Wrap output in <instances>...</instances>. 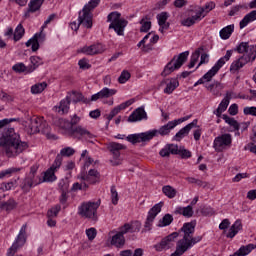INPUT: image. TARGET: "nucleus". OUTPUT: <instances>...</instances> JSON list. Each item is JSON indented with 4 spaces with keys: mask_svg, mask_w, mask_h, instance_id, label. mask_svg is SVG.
Wrapping results in <instances>:
<instances>
[{
    "mask_svg": "<svg viewBox=\"0 0 256 256\" xmlns=\"http://www.w3.org/2000/svg\"><path fill=\"white\" fill-rule=\"evenodd\" d=\"M43 5V0H31L28 4V9L24 13L25 19H29L31 17V13H35L41 9V6Z\"/></svg>",
    "mask_w": 256,
    "mask_h": 256,
    "instance_id": "obj_21",
    "label": "nucleus"
},
{
    "mask_svg": "<svg viewBox=\"0 0 256 256\" xmlns=\"http://www.w3.org/2000/svg\"><path fill=\"white\" fill-rule=\"evenodd\" d=\"M233 31H235V24H230L224 28H222L219 32L221 39L227 40L231 35H233Z\"/></svg>",
    "mask_w": 256,
    "mask_h": 256,
    "instance_id": "obj_33",
    "label": "nucleus"
},
{
    "mask_svg": "<svg viewBox=\"0 0 256 256\" xmlns=\"http://www.w3.org/2000/svg\"><path fill=\"white\" fill-rule=\"evenodd\" d=\"M197 123H199V120L194 119L191 123L187 124L185 127L180 129L176 135L173 137V141H181V139H185L187 135H189V132L191 129H194V127H197Z\"/></svg>",
    "mask_w": 256,
    "mask_h": 256,
    "instance_id": "obj_17",
    "label": "nucleus"
},
{
    "mask_svg": "<svg viewBox=\"0 0 256 256\" xmlns=\"http://www.w3.org/2000/svg\"><path fill=\"white\" fill-rule=\"evenodd\" d=\"M201 51H204L203 46L195 50V52L191 55L190 61L197 64V61H199V57H201Z\"/></svg>",
    "mask_w": 256,
    "mask_h": 256,
    "instance_id": "obj_54",
    "label": "nucleus"
},
{
    "mask_svg": "<svg viewBox=\"0 0 256 256\" xmlns=\"http://www.w3.org/2000/svg\"><path fill=\"white\" fill-rule=\"evenodd\" d=\"M15 207H17V202H15V200L10 199L7 202L2 203V209H4L5 211H13Z\"/></svg>",
    "mask_w": 256,
    "mask_h": 256,
    "instance_id": "obj_46",
    "label": "nucleus"
},
{
    "mask_svg": "<svg viewBox=\"0 0 256 256\" xmlns=\"http://www.w3.org/2000/svg\"><path fill=\"white\" fill-rule=\"evenodd\" d=\"M59 211H61V206L57 205L51 208L50 210H48L47 217L48 218L57 217V215H59Z\"/></svg>",
    "mask_w": 256,
    "mask_h": 256,
    "instance_id": "obj_53",
    "label": "nucleus"
},
{
    "mask_svg": "<svg viewBox=\"0 0 256 256\" xmlns=\"http://www.w3.org/2000/svg\"><path fill=\"white\" fill-rule=\"evenodd\" d=\"M121 111H123V110L121 109V107L119 105L116 106L114 109H112L107 117L108 121H111V119H113V117H115V115H119V113H121Z\"/></svg>",
    "mask_w": 256,
    "mask_h": 256,
    "instance_id": "obj_60",
    "label": "nucleus"
},
{
    "mask_svg": "<svg viewBox=\"0 0 256 256\" xmlns=\"http://www.w3.org/2000/svg\"><path fill=\"white\" fill-rule=\"evenodd\" d=\"M111 245L117 247L118 249H122L125 246V236L121 235L119 232L116 233L111 239Z\"/></svg>",
    "mask_w": 256,
    "mask_h": 256,
    "instance_id": "obj_31",
    "label": "nucleus"
},
{
    "mask_svg": "<svg viewBox=\"0 0 256 256\" xmlns=\"http://www.w3.org/2000/svg\"><path fill=\"white\" fill-rule=\"evenodd\" d=\"M37 185H41V176L34 177L27 175L23 179L20 187L22 190L28 193V191H31L32 187H37Z\"/></svg>",
    "mask_w": 256,
    "mask_h": 256,
    "instance_id": "obj_15",
    "label": "nucleus"
},
{
    "mask_svg": "<svg viewBox=\"0 0 256 256\" xmlns=\"http://www.w3.org/2000/svg\"><path fill=\"white\" fill-rule=\"evenodd\" d=\"M253 249H256L255 244H248L246 246H241L236 252L233 253V256H245L249 255Z\"/></svg>",
    "mask_w": 256,
    "mask_h": 256,
    "instance_id": "obj_30",
    "label": "nucleus"
},
{
    "mask_svg": "<svg viewBox=\"0 0 256 256\" xmlns=\"http://www.w3.org/2000/svg\"><path fill=\"white\" fill-rule=\"evenodd\" d=\"M177 127V120L169 121L166 125L159 128V130H156L159 135L165 136L169 135L171 133V129H175Z\"/></svg>",
    "mask_w": 256,
    "mask_h": 256,
    "instance_id": "obj_28",
    "label": "nucleus"
},
{
    "mask_svg": "<svg viewBox=\"0 0 256 256\" xmlns=\"http://www.w3.org/2000/svg\"><path fill=\"white\" fill-rule=\"evenodd\" d=\"M111 197L113 205H117V203H119V194L117 193L115 186L111 187Z\"/></svg>",
    "mask_w": 256,
    "mask_h": 256,
    "instance_id": "obj_57",
    "label": "nucleus"
},
{
    "mask_svg": "<svg viewBox=\"0 0 256 256\" xmlns=\"http://www.w3.org/2000/svg\"><path fill=\"white\" fill-rule=\"evenodd\" d=\"M175 215H183V217H187L188 219L193 217V214L195 213L193 211V206L188 205L186 207H177L174 211Z\"/></svg>",
    "mask_w": 256,
    "mask_h": 256,
    "instance_id": "obj_25",
    "label": "nucleus"
},
{
    "mask_svg": "<svg viewBox=\"0 0 256 256\" xmlns=\"http://www.w3.org/2000/svg\"><path fill=\"white\" fill-rule=\"evenodd\" d=\"M131 79V73L129 71L124 70L122 71L121 75L118 78L119 83H127Z\"/></svg>",
    "mask_w": 256,
    "mask_h": 256,
    "instance_id": "obj_52",
    "label": "nucleus"
},
{
    "mask_svg": "<svg viewBox=\"0 0 256 256\" xmlns=\"http://www.w3.org/2000/svg\"><path fill=\"white\" fill-rule=\"evenodd\" d=\"M72 95H73V102L74 103H79V102L89 103V100L87 98H85L83 96V94H81L79 92H72Z\"/></svg>",
    "mask_w": 256,
    "mask_h": 256,
    "instance_id": "obj_47",
    "label": "nucleus"
},
{
    "mask_svg": "<svg viewBox=\"0 0 256 256\" xmlns=\"http://www.w3.org/2000/svg\"><path fill=\"white\" fill-rule=\"evenodd\" d=\"M58 155H61V157H71V156L75 155V149H73L71 147L63 148L60 151V154H58Z\"/></svg>",
    "mask_w": 256,
    "mask_h": 256,
    "instance_id": "obj_50",
    "label": "nucleus"
},
{
    "mask_svg": "<svg viewBox=\"0 0 256 256\" xmlns=\"http://www.w3.org/2000/svg\"><path fill=\"white\" fill-rule=\"evenodd\" d=\"M140 33H148L151 29V22L149 21V17L145 16L140 20Z\"/></svg>",
    "mask_w": 256,
    "mask_h": 256,
    "instance_id": "obj_39",
    "label": "nucleus"
},
{
    "mask_svg": "<svg viewBox=\"0 0 256 256\" xmlns=\"http://www.w3.org/2000/svg\"><path fill=\"white\" fill-rule=\"evenodd\" d=\"M234 51L243 55L231 64L230 71L233 73L243 69L247 63H253L256 59V45H249V42H241L234 48Z\"/></svg>",
    "mask_w": 256,
    "mask_h": 256,
    "instance_id": "obj_2",
    "label": "nucleus"
},
{
    "mask_svg": "<svg viewBox=\"0 0 256 256\" xmlns=\"http://www.w3.org/2000/svg\"><path fill=\"white\" fill-rule=\"evenodd\" d=\"M58 187H59L60 193H69V180L67 179L60 180Z\"/></svg>",
    "mask_w": 256,
    "mask_h": 256,
    "instance_id": "obj_45",
    "label": "nucleus"
},
{
    "mask_svg": "<svg viewBox=\"0 0 256 256\" xmlns=\"http://www.w3.org/2000/svg\"><path fill=\"white\" fill-rule=\"evenodd\" d=\"M43 37V33H36L32 38L26 42V47H31L32 51H39V39Z\"/></svg>",
    "mask_w": 256,
    "mask_h": 256,
    "instance_id": "obj_24",
    "label": "nucleus"
},
{
    "mask_svg": "<svg viewBox=\"0 0 256 256\" xmlns=\"http://www.w3.org/2000/svg\"><path fill=\"white\" fill-rule=\"evenodd\" d=\"M86 235H87L89 241H93V239H95V237H97V229H95V228L87 229Z\"/></svg>",
    "mask_w": 256,
    "mask_h": 256,
    "instance_id": "obj_59",
    "label": "nucleus"
},
{
    "mask_svg": "<svg viewBox=\"0 0 256 256\" xmlns=\"http://www.w3.org/2000/svg\"><path fill=\"white\" fill-rule=\"evenodd\" d=\"M115 93H117V90L115 89L103 88L100 92L97 93V99L113 97Z\"/></svg>",
    "mask_w": 256,
    "mask_h": 256,
    "instance_id": "obj_36",
    "label": "nucleus"
},
{
    "mask_svg": "<svg viewBox=\"0 0 256 256\" xmlns=\"http://www.w3.org/2000/svg\"><path fill=\"white\" fill-rule=\"evenodd\" d=\"M204 9V15L205 17L207 16V13H209V11H213V9H215V2L211 1L205 4L204 7L200 8V11Z\"/></svg>",
    "mask_w": 256,
    "mask_h": 256,
    "instance_id": "obj_56",
    "label": "nucleus"
},
{
    "mask_svg": "<svg viewBox=\"0 0 256 256\" xmlns=\"http://www.w3.org/2000/svg\"><path fill=\"white\" fill-rule=\"evenodd\" d=\"M229 101H231V93L227 92L224 99L220 102L218 109L224 113L227 111V107H229Z\"/></svg>",
    "mask_w": 256,
    "mask_h": 256,
    "instance_id": "obj_40",
    "label": "nucleus"
},
{
    "mask_svg": "<svg viewBox=\"0 0 256 256\" xmlns=\"http://www.w3.org/2000/svg\"><path fill=\"white\" fill-rule=\"evenodd\" d=\"M29 149V143L21 140V135L10 128L8 132L0 137V153L9 159L19 157L23 151Z\"/></svg>",
    "mask_w": 256,
    "mask_h": 256,
    "instance_id": "obj_1",
    "label": "nucleus"
},
{
    "mask_svg": "<svg viewBox=\"0 0 256 256\" xmlns=\"http://www.w3.org/2000/svg\"><path fill=\"white\" fill-rule=\"evenodd\" d=\"M161 207H163V202L155 204L148 212V216L146 218L144 227L146 231H151V227H153V222L155 221V217L161 213Z\"/></svg>",
    "mask_w": 256,
    "mask_h": 256,
    "instance_id": "obj_14",
    "label": "nucleus"
},
{
    "mask_svg": "<svg viewBox=\"0 0 256 256\" xmlns=\"http://www.w3.org/2000/svg\"><path fill=\"white\" fill-rule=\"evenodd\" d=\"M70 135H72V137H76L78 139H81V137H83L84 139H87L88 141L90 139L95 138V135L93 133H91L89 130H87L86 128H84L83 126L72 127L70 129Z\"/></svg>",
    "mask_w": 256,
    "mask_h": 256,
    "instance_id": "obj_16",
    "label": "nucleus"
},
{
    "mask_svg": "<svg viewBox=\"0 0 256 256\" xmlns=\"http://www.w3.org/2000/svg\"><path fill=\"white\" fill-rule=\"evenodd\" d=\"M78 65H79L80 69H90L91 68V64H89V61L85 58L79 60Z\"/></svg>",
    "mask_w": 256,
    "mask_h": 256,
    "instance_id": "obj_64",
    "label": "nucleus"
},
{
    "mask_svg": "<svg viewBox=\"0 0 256 256\" xmlns=\"http://www.w3.org/2000/svg\"><path fill=\"white\" fill-rule=\"evenodd\" d=\"M12 69L16 73H33V68L29 66H25L23 63L15 64L12 67Z\"/></svg>",
    "mask_w": 256,
    "mask_h": 256,
    "instance_id": "obj_35",
    "label": "nucleus"
},
{
    "mask_svg": "<svg viewBox=\"0 0 256 256\" xmlns=\"http://www.w3.org/2000/svg\"><path fill=\"white\" fill-rule=\"evenodd\" d=\"M123 149H126L125 145L117 142H111L108 145V150L113 156L110 160V163L113 167H117L123 163V159H121V151H123Z\"/></svg>",
    "mask_w": 256,
    "mask_h": 256,
    "instance_id": "obj_10",
    "label": "nucleus"
},
{
    "mask_svg": "<svg viewBox=\"0 0 256 256\" xmlns=\"http://www.w3.org/2000/svg\"><path fill=\"white\" fill-rule=\"evenodd\" d=\"M233 143V136L229 133L222 134L214 139L213 148L217 153L230 149Z\"/></svg>",
    "mask_w": 256,
    "mask_h": 256,
    "instance_id": "obj_9",
    "label": "nucleus"
},
{
    "mask_svg": "<svg viewBox=\"0 0 256 256\" xmlns=\"http://www.w3.org/2000/svg\"><path fill=\"white\" fill-rule=\"evenodd\" d=\"M63 163V157L61 155H57L53 164L51 165L50 169L54 170V171H59V168L61 167Z\"/></svg>",
    "mask_w": 256,
    "mask_h": 256,
    "instance_id": "obj_48",
    "label": "nucleus"
},
{
    "mask_svg": "<svg viewBox=\"0 0 256 256\" xmlns=\"http://www.w3.org/2000/svg\"><path fill=\"white\" fill-rule=\"evenodd\" d=\"M47 89V82H41L33 85L31 87L32 95H39V93H43Z\"/></svg>",
    "mask_w": 256,
    "mask_h": 256,
    "instance_id": "obj_37",
    "label": "nucleus"
},
{
    "mask_svg": "<svg viewBox=\"0 0 256 256\" xmlns=\"http://www.w3.org/2000/svg\"><path fill=\"white\" fill-rule=\"evenodd\" d=\"M30 135H35V133H43L48 139H56L55 135L51 134V128L47 122L43 121V118L34 116L30 118Z\"/></svg>",
    "mask_w": 256,
    "mask_h": 256,
    "instance_id": "obj_7",
    "label": "nucleus"
},
{
    "mask_svg": "<svg viewBox=\"0 0 256 256\" xmlns=\"http://www.w3.org/2000/svg\"><path fill=\"white\" fill-rule=\"evenodd\" d=\"M107 21L110 23L109 29H113L119 36L125 35V27L129 25V21L121 18V13L114 11L107 16Z\"/></svg>",
    "mask_w": 256,
    "mask_h": 256,
    "instance_id": "obj_5",
    "label": "nucleus"
},
{
    "mask_svg": "<svg viewBox=\"0 0 256 256\" xmlns=\"http://www.w3.org/2000/svg\"><path fill=\"white\" fill-rule=\"evenodd\" d=\"M55 173H57V171L53 170V168H48L44 172L43 178H41V183H53L54 181H57Z\"/></svg>",
    "mask_w": 256,
    "mask_h": 256,
    "instance_id": "obj_27",
    "label": "nucleus"
},
{
    "mask_svg": "<svg viewBox=\"0 0 256 256\" xmlns=\"http://www.w3.org/2000/svg\"><path fill=\"white\" fill-rule=\"evenodd\" d=\"M19 171H21V168H15V167L2 170L0 172V179H5V177H11L13 173H19Z\"/></svg>",
    "mask_w": 256,
    "mask_h": 256,
    "instance_id": "obj_41",
    "label": "nucleus"
},
{
    "mask_svg": "<svg viewBox=\"0 0 256 256\" xmlns=\"http://www.w3.org/2000/svg\"><path fill=\"white\" fill-rule=\"evenodd\" d=\"M97 213V203L95 202H83L78 207V215L85 217L86 219H93Z\"/></svg>",
    "mask_w": 256,
    "mask_h": 256,
    "instance_id": "obj_12",
    "label": "nucleus"
},
{
    "mask_svg": "<svg viewBox=\"0 0 256 256\" xmlns=\"http://www.w3.org/2000/svg\"><path fill=\"white\" fill-rule=\"evenodd\" d=\"M25 243H27V224H24L21 227L19 234L17 235L14 243L8 249L7 255L8 256L15 255V253H17V250L21 249V247H23Z\"/></svg>",
    "mask_w": 256,
    "mask_h": 256,
    "instance_id": "obj_8",
    "label": "nucleus"
},
{
    "mask_svg": "<svg viewBox=\"0 0 256 256\" xmlns=\"http://www.w3.org/2000/svg\"><path fill=\"white\" fill-rule=\"evenodd\" d=\"M181 235V232H173L161 240L160 243L156 244L154 248L156 251H163V249H171L175 243V239Z\"/></svg>",
    "mask_w": 256,
    "mask_h": 256,
    "instance_id": "obj_13",
    "label": "nucleus"
},
{
    "mask_svg": "<svg viewBox=\"0 0 256 256\" xmlns=\"http://www.w3.org/2000/svg\"><path fill=\"white\" fill-rule=\"evenodd\" d=\"M97 7V0H91L88 4L84 6L82 11L79 12L78 24L77 22H71L70 27L72 31H78L79 26L83 25L86 29H91L93 27V9Z\"/></svg>",
    "mask_w": 256,
    "mask_h": 256,
    "instance_id": "obj_3",
    "label": "nucleus"
},
{
    "mask_svg": "<svg viewBox=\"0 0 256 256\" xmlns=\"http://www.w3.org/2000/svg\"><path fill=\"white\" fill-rule=\"evenodd\" d=\"M171 223H173V215L165 214L159 221L158 227H168Z\"/></svg>",
    "mask_w": 256,
    "mask_h": 256,
    "instance_id": "obj_43",
    "label": "nucleus"
},
{
    "mask_svg": "<svg viewBox=\"0 0 256 256\" xmlns=\"http://www.w3.org/2000/svg\"><path fill=\"white\" fill-rule=\"evenodd\" d=\"M201 213L204 217H212V215H215V210L209 206H205L201 209Z\"/></svg>",
    "mask_w": 256,
    "mask_h": 256,
    "instance_id": "obj_55",
    "label": "nucleus"
},
{
    "mask_svg": "<svg viewBox=\"0 0 256 256\" xmlns=\"http://www.w3.org/2000/svg\"><path fill=\"white\" fill-rule=\"evenodd\" d=\"M231 55H233V50H227L225 56L220 58L216 64L194 84V87H197V85H204V83H209V81L215 77V74L219 73V70L223 65H225V62L231 59Z\"/></svg>",
    "mask_w": 256,
    "mask_h": 256,
    "instance_id": "obj_4",
    "label": "nucleus"
},
{
    "mask_svg": "<svg viewBox=\"0 0 256 256\" xmlns=\"http://www.w3.org/2000/svg\"><path fill=\"white\" fill-rule=\"evenodd\" d=\"M256 21V10L251 11L250 13L246 14L244 18L240 21V29H245L248 23H253Z\"/></svg>",
    "mask_w": 256,
    "mask_h": 256,
    "instance_id": "obj_29",
    "label": "nucleus"
},
{
    "mask_svg": "<svg viewBox=\"0 0 256 256\" xmlns=\"http://www.w3.org/2000/svg\"><path fill=\"white\" fill-rule=\"evenodd\" d=\"M177 155H180L182 159H190L191 151H189L183 147L179 148V146H177Z\"/></svg>",
    "mask_w": 256,
    "mask_h": 256,
    "instance_id": "obj_49",
    "label": "nucleus"
},
{
    "mask_svg": "<svg viewBox=\"0 0 256 256\" xmlns=\"http://www.w3.org/2000/svg\"><path fill=\"white\" fill-rule=\"evenodd\" d=\"M162 193H164L168 199H175V197H177V190L171 185L163 186Z\"/></svg>",
    "mask_w": 256,
    "mask_h": 256,
    "instance_id": "obj_34",
    "label": "nucleus"
},
{
    "mask_svg": "<svg viewBox=\"0 0 256 256\" xmlns=\"http://www.w3.org/2000/svg\"><path fill=\"white\" fill-rule=\"evenodd\" d=\"M71 105V96H66L63 100L60 101V105L55 107L57 113L61 115H65V113H69V107Z\"/></svg>",
    "mask_w": 256,
    "mask_h": 256,
    "instance_id": "obj_23",
    "label": "nucleus"
},
{
    "mask_svg": "<svg viewBox=\"0 0 256 256\" xmlns=\"http://www.w3.org/2000/svg\"><path fill=\"white\" fill-rule=\"evenodd\" d=\"M188 57L189 51H185L180 53L178 56H174L170 60V62L164 67V70L161 73L162 77H167L168 75H171L173 71L181 69V67H183V65H185V63L187 62Z\"/></svg>",
    "mask_w": 256,
    "mask_h": 256,
    "instance_id": "obj_6",
    "label": "nucleus"
},
{
    "mask_svg": "<svg viewBox=\"0 0 256 256\" xmlns=\"http://www.w3.org/2000/svg\"><path fill=\"white\" fill-rule=\"evenodd\" d=\"M147 119V112L144 108H137L132 114L128 117L129 123H135L137 121H143Z\"/></svg>",
    "mask_w": 256,
    "mask_h": 256,
    "instance_id": "obj_22",
    "label": "nucleus"
},
{
    "mask_svg": "<svg viewBox=\"0 0 256 256\" xmlns=\"http://www.w3.org/2000/svg\"><path fill=\"white\" fill-rule=\"evenodd\" d=\"M131 233H139L141 231V222L134 221L130 224Z\"/></svg>",
    "mask_w": 256,
    "mask_h": 256,
    "instance_id": "obj_58",
    "label": "nucleus"
},
{
    "mask_svg": "<svg viewBox=\"0 0 256 256\" xmlns=\"http://www.w3.org/2000/svg\"><path fill=\"white\" fill-rule=\"evenodd\" d=\"M30 62H31V65L28 67H31L33 71H35L37 67L43 65V59H41L39 56H31Z\"/></svg>",
    "mask_w": 256,
    "mask_h": 256,
    "instance_id": "obj_44",
    "label": "nucleus"
},
{
    "mask_svg": "<svg viewBox=\"0 0 256 256\" xmlns=\"http://www.w3.org/2000/svg\"><path fill=\"white\" fill-rule=\"evenodd\" d=\"M243 229V226L241 224V220H236L234 222V224L231 226L228 234L226 235V237H228V239H233V237H235V235L237 233H239V231H241Z\"/></svg>",
    "mask_w": 256,
    "mask_h": 256,
    "instance_id": "obj_32",
    "label": "nucleus"
},
{
    "mask_svg": "<svg viewBox=\"0 0 256 256\" xmlns=\"http://www.w3.org/2000/svg\"><path fill=\"white\" fill-rule=\"evenodd\" d=\"M159 155L161 157H169V155H177V145L167 144L164 148L160 150Z\"/></svg>",
    "mask_w": 256,
    "mask_h": 256,
    "instance_id": "obj_26",
    "label": "nucleus"
},
{
    "mask_svg": "<svg viewBox=\"0 0 256 256\" xmlns=\"http://www.w3.org/2000/svg\"><path fill=\"white\" fill-rule=\"evenodd\" d=\"M160 85H166L164 93L166 95H171V93H173V91H175L176 88L179 87V80L175 78L164 79L161 81Z\"/></svg>",
    "mask_w": 256,
    "mask_h": 256,
    "instance_id": "obj_19",
    "label": "nucleus"
},
{
    "mask_svg": "<svg viewBox=\"0 0 256 256\" xmlns=\"http://www.w3.org/2000/svg\"><path fill=\"white\" fill-rule=\"evenodd\" d=\"M23 35H25V28H23V24H19L14 32V41H21Z\"/></svg>",
    "mask_w": 256,
    "mask_h": 256,
    "instance_id": "obj_42",
    "label": "nucleus"
},
{
    "mask_svg": "<svg viewBox=\"0 0 256 256\" xmlns=\"http://www.w3.org/2000/svg\"><path fill=\"white\" fill-rule=\"evenodd\" d=\"M157 135V130L142 132L138 134H130L126 137V141L132 145H137V143H147L151 141L153 137Z\"/></svg>",
    "mask_w": 256,
    "mask_h": 256,
    "instance_id": "obj_11",
    "label": "nucleus"
},
{
    "mask_svg": "<svg viewBox=\"0 0 256 256\" xmlns=\"http://www.w3.org/2000/svg\"><path fill=\"white\" fill-rule=\"evenodd\" d=\"M78 179H81V181H86V183H89L90 185H95L97 183V170L90 169L88 174L81 172Z\"/></svg>",
    "mask_w": 256,
    "mask_h": 256,
    "instance_id": "obj_20",
    "label": "nucleus"
},
{
    "mask_svg": "<svg viewBox=\"0 0 256 256\" xmlns=\"http://www.w3.org/2000/svg\"><path fill=\"white\" fill-rule=\"evenodd\" d=\"M17 184V181L13 182H8V183H2L1 184V189L3 191H11V189H13V187H15V185Z\"/></svg>",
    "mask_w": 256,
    "mask_h": 256,
    "instance_id": "obj_61",
    "label": "nucleus"
},
{
    "mask_svg": "<svg viewBox=\"0 0 256 256\" xmlns=\"http://www.w3.org/2000/svg\"><path fill=\"white\" fill-rule=\"evenodd\" d=\"M167 19H169V13L162 12L157 15L158 25H165L167 23Z\"/></svg>",
    "mask_w": 256,
    "mask_h": 256,
    "instance_id": "obj_51",
    "label": "nucleus"
},
{
    "mask_svg": "<svg viewBox=\"0 0 256 256\" xmlns=\"http://www.w3.org/2000/svg\"><path fill=\"white\" fill-rule=\"evenodd\" d=\"M203 18H205V10H198L194 16L182 20L181 25H183V27H193L197 21H201Z\"/></svg>",
    "mask_w": 256,
    "mask_h": 256,
    "instance_id": "obj_18",
    "label": "nucleus"
},
{
    "mask_svg": "<svg viewBox=\"0 0 256 256\" xmlns=\"http://www.w3.org/2000/svg\"><path fill=\"white\" fill-rule=\"evenodd\" d=\"M77 53H83L84 55H97V46H84L80 48Z\"/></svg>",
    "mask_w": 256,
    "mask_h": 256,
    "instance_id": "obj_38",
    "label": "nucleus"
},
{
    "mask_svg": "<svg viewBox=\"0 0 256 256\" xmlns=\"http://www.w3.org/2000/svg\"><path fill=\"white\" fill-rule=\"evenodd\" d=\"M243 113L244 115H252L253 117H256V107H245Z\"/></svg>",
    "mask_w": 256,
    "mask_h": 256,
    "instance_id": "obj_63",
    "label": "nucleus"
},
{
    "mask_svg": "<svg viewBox=\"0 0 256 256\" xmlns=\"http://www.w3.org/2000/svg\"><path fill=\"white\" fill-rule=\"evenodd\" d=\"M119 233L124 237L126 233H131V224L126 223L122 227H120Z\"/></svg>",
    "mask_w": 256,
    "mask_h": 256,
    "instance_id": "obj_62",
    "label": "nucleus"
}]
</instances>
